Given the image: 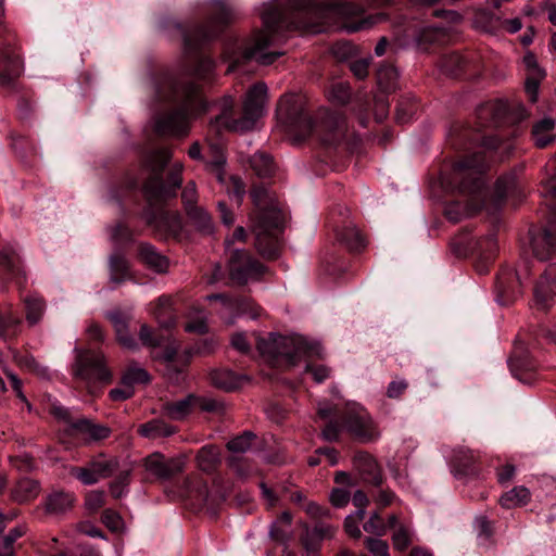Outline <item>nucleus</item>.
Wrapping results in <instances>:
<instances>
[{"mask_svg":"<svg viewBox=\"0 0 556 556\" xmlns=\"http://www.w3.org/2000/svg\"><path fill=\"white\" fill-rule=\"evenodd\" d=\"M0 265L8 270L12 278L21 274L18 256L11 249L0 253Z\"/></svg>","mask_w":556,"mask_h":556,"instance_id":"nucleus-48","label":"nucleus"},{"mask_svg":"<svg viewBox=\"0 0 556 556\" xmlns=\"http://www.w3.org/2000/svg\"><path fill=\"white\" fill-rule=\"evenodd\" d=\"M399 78L397 70L392 65H381L377 72V80L384 91L395 89Z\"/></svg>","mask_w":556,"mask_h":556,"instance_id":"nucleus-40","label":"nucleus"},{"mask_svg":"<svg viewBox=\"0 0 556 556\" xmlns=\"http://www.w3.org/2000/svg\"><path fill=\"white\" fill-rule=\"evenodd\" d=\"M365 546L372 556H390L389 545L386 541L378 538H367Z\"/></svg>","mask_w":556,"mask_h":556,"instance_id":"nucleus-58","label":"nucleus"},{"mask_svg":"<svg viewBox=\"0 0 556 556\" xmlns=\"http://www.w3.org/2000/svg\"><path fill=\"white\" fill-rule=\"evenodd\" d=\"M189 220L200 230L206 233L212 232L213 223L210 214L201 206L189 208L186 212Z\"/></svg>","mask_w":556,"mask_h":556,"instance_id":"nucleus-35","label":"nucleus"},{"mask_svg":"<svg viewBox=\"0 0 556 556\" xmlns=\"http://www.w3.org/2000/svg\"><path fill=\"white\" fill-rule=\"evenodd\" d=\"M176 432V428L162 419H153L139 427V433L148 439L169 437Z\"/></svg>","mask_w":556,"mask_h":556,"instance_id":"nucleus-32","label":"nucleus"},{"mask_svg":"<svg viewBox=\"0 0 556 556\" xmlns=\"http://www.w3.org/2000/svg\"><path fill=\"white\" fill-rule=\"evenodd\" d=\"M236 15L237 12L232 7L220 0H215L211 4L210 16L203 25L192 30L177 25L182 35L185 52L187 54L197 52L202 43L216 37Z\"/></svg>","mask_w":556,"mask_h":556,"instance_id":"nucleus-8","label":"nucleus"},{"mask_svg":"<svg viewBox=\"0 0 556 556\" xmlns=\"http://www.w3.org/2000/svg\"><path fill=\"white\" fill-rule=\"evenodd\" d=\"M216 105L220 110V114L216 117V123L231 130L228 124L233 121L229 118V114L231 113L235 105L233 98L227 94Z\"/></svg>","mask_w":556,"mask_h":556,"instance_id":"nucleus-50","label":"nucleus"},{"mask_svg":"<svg viewBox=\"0 0 556 556\" xmlns=\"http://www.w3.org/2000/svg\"><path fill=\"white\" fill-rule=\"evenodd\" d=\"M267 86L265 84L258 83L251 87L243 102L242 116L228 124L231 130L239 132L252 130L265 112Z\"/></svg>","mask_w":556,"mask_h":556,"instance_id":"nucleus-10","label":"nucleus"},{"mask_svg":"<svg viewBox=\"0 0 556 556\" xmlns=\"http://www.w3.org/2000/svg\"><path fill=\"white\" fill-rule=\"evenodd\" d=\"M195 408H200L203 412H222L224 409V404L212 397H201L197 396V401L194 402Z\"/></svg>","mask_w":556,"mask_h":556,"instance_id":"nucleus-63","label":"nucleus"},{"mask_svg":"<svg viewBox=\"0 0 556 556\" xmlns=\"http://www.w3.org/2000/svg\"><path fill=\"white\" fill-rule=\"evenodd\" d=\"M531 501V493L529 489L523 485H518L505 492L500 497V504L503 508L510 509L519 506H525Z\"/></svg>","mask_w":556,"mask_h":556,"instance_id":"nucleus-30","label":"nucleus"},{"mask_svg":"<svg viewBox=\"0 0 556 556\" xmlns=\"http://www.w3.org/2000/svg\"><path fill=\"white\" fill-rule=\"evenodd\" d=\"M290 98H281L278 105V114L285 119L289 132L295 141H302L314 131L326 144H336L343 137L345 130V119L337 112H327L320 123L315 124L313 119L304 112H298L295 108L287 105Z\"/></svg>","mask_w":556,"mask_h":556,"instance_id":"nucleus-5","label":"nucleus"},{"mask_svg":"<svg viewBox=\"0 0 556 556\" xmlns=\"http://www.w3.org/2000/svg\"><path fill=\"white\" fill-rule=\"evenodd\" d=\"M40 486L37 481L31 479H22L12 490V498L17 503H27L36 498L39 494Z\"/></svg>","mask_w":556,"mask_h":556,"instance_id":"nucleus-31","label":"nucleus"},{"mask_svg":"<svg viewBox=\"0 0 556 556\" xmlns=\"http://www.w3.org/2000/svg\"><path fill=\"white\" fill-rule=\"evenodd\" d=\"M389 528L393 530L392 542L395 549L403 552L413 542L414 530L410 525L400 522L395 515L389 517Z\"/></svg>","mask_w":556,"mask_h":556,"instance_id":"nucleus-23","label":"nucleus"},{"mask_svg":"<svg viewBox=\"0 0 556 556\" xmlns=\"http://www.w3.org/2000/svg\"><path fill=\"white\" fill-rule=\"evenodd\" d=\"M314 534L315 531L312 528H306L302 536V544L307 556H319V549L324 542L318 535Z\"/></svg>","mask_w":556,"mask_h":556,"instance_id":"nucleus-49","label":"nucleus"},{"mask_svg":"<svg viewBox=\"0 0 556 556\" xmlns=\"http://www.w3.org/2000/svg\"><path fill=\"white\" fill-rule=\"evenodd\" d=\"M329 500L334 507H344L351 500V492L345 488H336L331 491Z\"/></svg>","mask_w":556,"mask_h":556,"instance_id":"nucleus-62","label":"nucleus"},{"mask_svg":"<svg viewBox=\"0 0 556 556\" xmlns=\"http://www.w3.org/2000/svg\"><path fill=\"white\" fill-rule=\"evenodd\" d=\"M14 361L21 368L28 369L40 377L49 376L48 368L37 363V361L30 354L15 353Z\"/></svg>","mask_w":556,"mask_h":556,"instance_id":"nucleus-42","label":"nucleus"},{"mask_svg":"<svg viewBox=\"0 0 556 556\" xmlns=\"http://www.w3.org/2000/svg\"><path fill=\"white\" fill-rule=\"evenodd\" d=\"M346 431L362 443H370L380 439L381 432L365 407L358 404L349 405L343 416Z\"/></svg>","mask_w":556,"mask_h":556,"instance_id":"nucleus-11","label":"nucleus"},{"mask_svg":"<svg viewBox=\"0 0 556 556\" xmlns=\"http://www.w3.org/2000/svg\"><path fill=\"white\" fill-rule=\"evenodd\" d=\"M255 434L251 431H244L242 434L233 438L227 443V448L233 454H243L252 446Z\"/></svg>","mask_w":556,"mask_h":556,"instance_id":"nucleus-45","label":"nucleus"},{"mask_svg":"<svg viewBox=\"0 0 556 556\" xmlns=\"http://www.w3.org/2000/svg\"><path fill=\"white\" fill-rule=\"evenodd\" d=\"M72 371L76 379L86 384L89 392H93V388L98 384L110 383L113 378L104 356L100 352L89 350L77 354Z\"/></svg>","mask_w":556,"mask_h":556,"instance_id":"nucleus-9","label":"nucleus"},{"mask_svg":"<svg viewBox=\"0 0 556 556\" xmlns=\"http://www.w3.org/2000/svg\"><path fill=\"white\" fill-rule=\"evenodd\" d=\"M339 239L353 252H358L365 247V240L355 226L345 227L339 233Z\"/></svg>","mask_w":556,"mask_h":556,"instance_id":"nucleus-36","label":"nucleus"},{"mask_svg":"<svg viewBox=\"0 0 556 556\" xmlns=\"http://www.w3.org/2000/svg\"><path fill=\"white\" fill-rule=\"evenodd\" d=\"M206 299L208 301L218 300L222 302L223 307L226 311L236 309V311H238L239 314H245L247 313L245 307L250 305V303H248V302H244L239 299H229L224 294H212V295H207Z\"/></svg>","mask_w":556,"mask_h":556,"instance_id":"nucleus-53","label":"nucleus"},{"mask_svg":"<svg viewBox=\"0 0 556 556\" xmlns=\"http://www.w3.org/2000/svg\"><path fill=\"white\" fill-rule=\"evenodd\" d=\"M555 121L551 117H544L533 125L532 136L534 143L539 148H545L556 139Z\"/></svg>","mask_w":556,"mask_h":556,"instance_id":"nucleus-28","label":"nucleus"},{"mask_svg":"<svg viewBox=\"0 0 556 556\" xmlns=\"http://www.w3.org/2000/svg\"><path fill=\"white\" fill-rule=\"evenodd\" d=\"M531 245L533 254L540 261H545L556 251V205L551 204L548 227L542 231H531Z\"/></svg>","mask_w":556,"mask_h":556,"instance_id":"nucleus-14","label":"nucleus"},{"mask_svg":"<svg viewBox=\"0 0 556 556\" xmlns=\"http://www.w3.org/2000/svg\"><path fill=\"white\" fill-rule=\"evenodd\" d=\"M138 257L148 268L157 274H163L168 269V258L150 243L140 244Z\"/></svg>","mask_w":556,"mask_h":556,"instance_id":"nucleus-22","label":"nucleus"},{"mask_svg":"<svg viewBox=\"0 0 556 556\" xmlns=\"http://www.w3.org/2000/svg\"><path fill=\"white\" fill-rule=\"evenodd\" d=\"M485 167V157L480 152L454 165L452 180L457 184L460 192L468 194L469 199L466 205L455 203L446 207L445 214L450 220L456 223L463 217L473 215L483 207L486 190L482 174Z\"/></svg>","mask_w":556,"mask_h":556,"instance_id":"nucleus-3","label":"nucleus"},{"mask_svg":"<svg viewBox=\"0 0 556 556\" xmlns=\"http://www.w3.org/2000/svg\"><path fill=\"white\" fill-rule=\"evenodd\" d=\"M496 250L497 242L494 232H490L476 240L475 251L479 257V263L477 264V270L479 273L482 274L486 271V264L492 260Z\"/></svg>","mask_w":556,"mask_h":556,"instance_id":"nucleus-24","label":"nucleus"},{"mask_svg":"<svg viewBox=\"0 0 556 556\" xmlns=\"http://www.w3.org/2000/svg\"><path fill=\"white\" fill-rule=\"evenodd\" d=\"M110 281L121 285L125 281L134 280L129 262L121 253H113L109 258Z\"/></svg>","mask_w":556,"mask_h":556,"instance_id":"nucleus-25","label":"nucleus"},{"mask_svg":"<svg viewBox=\"0 0 556 556\" xmlns=\"http://www.w3.org/2000/svg\"><path fill=\"white\" fill-rule=\"evenodd\" d=\"M130 481V470H123L116 479L110 484V492L113 497L119 498L127 493V486Z\"/></svg>","mask_w":556,"mask_h":556,"instance_id":"nucleus-52","label":"nucleus"},{"mask_svg":"<svg viewBox=\"0 0 556 556\" xmlns=\"http://www.w3.org/2000/svg\"><path fill=\"white\" fill-rule=\"evenodd\" d=\"M23 530L21 527L10 529L7 534H0V556H11L14 542L21 538Z\"/></svg>","mask_w":556,"mask_h":556,"instance_id":"nucleus-46","label":"nucleus"},{"mask_svg":"<svg viewBox=\"0 0 556 556\" xmlns=\"http://www.w3.org/2000/svg\"><path fill=\"white\" fill-rule=\"evenodd\" d=\"M292 516L288 511H283L280 518L274 521L269 529V535L276 541H285L289 536V528L291 526Z\"/></svg>","mask_w":556,"mask_h":556,"instance_id":"nucleus-37","label":"nucleus"},{"mask_svg":"<svg viewBox=\"0 0 556 556\" xmlns=\"http://www.w3.org/2000/svg\"><path fill=\"white\" fill-rule=\"evenodd\" d=\"M212 156L206 161L217 175V178L222 181V169L226 163V157L223 149L219 146L213 144L210 148Z\"/></svg>","mask_w":556,"mask_h":556,"instance_id":"nucleus-56","label":"nucleus"},{"mask_svg":"<svg viewBox=\"0 0 556 556\" xmlns=\"http://www.w3.org/2000/svg\"><path fill=\"white\" fill-rule=\"evenodd\" d=\"M256 348L260 354L269 362L283 359L289 365H295L302 357H323V348L317 341H309L303 336H279L269 333L258 337Z\"/></svg>","mask_w":556,"mask_h":556,"instance_id":"nucleus-6","label":"nucleus"},{"mask_svg":"<svg viewBox=\"0 0 556 556\" xmlns=\"http://www.w3.org/2000/svg\"><path fill=\"white\" fill-rule=\"evenodd\" d=\"M523 64L528 71L526 78V92L528 93L531 102H535L538 99L539 85L544 78L545 72L539 66L535 55L531 52H528L523 56Z\"/></svg>","mask_w":556,"mask_h":556,"instance_id":"nucleus-20","label":"nucleus"},{"mask_svg":"<svg viewBox=\"0 0 556 556\" xmlns=\"http://www.w3.org/2000/svg\"><path fill=\"white\" fill-rule=\"evenodd\" d=\"M517 185L515 174H507L500 177L495 184V194L498 199H503L508 195Z\"/></svg>","mask_w":556,"mask_h":556,"instance_id":"nucleus-54","label":"nucleus"},{"mask_svg":"<svg viewBox=\"0 0 556 556\" xmlns=\"http://www.w3.org/2000/svg\"><path fill=\"white\" fill-rule=\"evenodd\" d=\"M89 465L96 472L97 477L101 479H105L110 477L117 468V460L115 458H105L98 457L92 459Z\"/></svg>","mask_w":556,"mask_h":556,"instance_id":"nucleus-41","label":"nucleus"},{"mask_svg":"<svg viewBox=\"0 0 556 556\" xmlns=\"http://www.w3.org/2000/svg\"><path fill=\"white\" fill-rule=\"evenodd\" d=\"M72 473L85 485L94 484L100 480L89 464L86 467L74 468Z\"/></svg>","mask_w":556,"mask_h":556,"instance_id":"nucleus-59","label":"nucleus"},{"mask_svg":"<svg viewBox=\"0 0 556 556\" xmlns=\"http://www.w3.org/2000/svg\"><path fill=\"white\" fill-rule=\"evenodd\" d=\"M139 338L144 345L148 346H160L164 342L163 336H156L152 329L147 325H142L139 331Z\"/></svg>","mask_w":556,"mask_h":556,"instance_id":"nucleus-60","label":"nucleus"},{"mask_svg":"<svg viewBox=\"0 0 556 556\" xmlns=\"http://www.w3.org/2000/svg\"><path fill=\"white\" fill-rule=\"evenodd\" d=\"M251 198L255 205V212L251 217L255 245L263 256L275 258L279 254V233L282 230L281 211L263 185L252 189Z\"/></svg>","mask_w":556,"mask_h":556,"instance_id":"nucleus-4","label":"nucleus"},{"mask_svg":"<svg viewBox=\"0 0 556 556\" xmlns=\"http://www.w3.org/2000/svg\"><path fill=\"white\" fill-rule=\"evenodd\" d=\"M251 168L260 177H268L274 173L273 159L265 153H255L250 159Z\"/></svg>","mask_w":556,"mask_h":556,"instance_id":"nucleus-38","label":"nucleus"},{"mask_svg":"<svg viewBox=\"0 0 556 556\" xmlns=\"http://www.w3.org/2000/svg\"><path fill=\"white\" fill-rule=\"evenodd\" d=\"M211 382L225 391H233L242 386L247 380L245 376H240L230 369H215L210 374Z\"/></svg>","mask_w":556,"mask_h":556,"instance_id":"nucleus-26","label":"nucleus"},{"mask_svg":"<svg viewBox=\"0 0 556 556\" xmlns=\"http://www.w3.org/2000/svg\"><path fill=\"white\" fill-rule=\"evenodd\" d=\"M464 65L465 60L456 52L445 54L440 62L441 71L451 76L457 75Z\"/></svg>","mask_w":556,"mask_h":556,"instance_id":"nucleus-44","label":"nucleus"},{"mask_svg":"<svg viewBox=\"0 0 556 556\" xmlns=\"http://www.w3.org/2000/svg\"><path fill=\"white\" fill-rule=\"evenodd\" d=\"M26 318L30 325L37 324L43 314L45 303L38 296H28L25 299Z\"/></svg>","mask_w":556,"mask_h":556,"instance_id":"nucleus-43","label":"nucleus"},{"mask_svg":"<svg viewBox=\"0 0 556 556\" xmlns=\"http://www.w3.org/2000/svg\"><path fill=\"white\" fill-rule=\"evenodd\" d=\"M170 306V298L163 295L157 299L155 308L153 309V315L155 316L160 327L163 329H169L176 323Z\"/></svg>","mask_w":556,"mask_h":556,"instance_id":"nucleus-33","label":"nucleus"},{"mask_svg":"<svg viewBox=\"0 0 556 556\" xmlns=\"http://www.w3.org/2000/svg\"><path fill=\"white\" fill-rule=\"evenodd\" d=\"M150 381L149 372L137 365H130L122 376L121 384H128L134 389L136 384L148 383Z\"/></svg>","mask_w":556,"mask_h":556,"instance_id":"nucleus-39","label":"nucleus"},{"mask_svg":"<svg viewBox=\"0 0 556 556\" xmlns=\"http://www.w3.org/2000/svg\"><path fill=\"white\" fill-rule=\"evenodd\" d=\"M22 73L20 56L9 47L8 42L0 38V79L3 84H10Z\"/></svg>","mask_w":556,"mask_h":556,"instance_id":"nucleus-18","label":"nucleus"},{"mask_svg":"<svg viewBox=\"0 0 556 556\" xmlns=\"http://www.w3.org/2000/svg\"><path fill=\"white\" fill-rule=\"evenodd\" d=\"M181 198L186 212H188L189 208H194L198 206V195L194 181H190L186 185V187L182 190Z\"/></svg>","mask_w":556,"mask_h":556,"instance_id":"nucleus-61","label":"nucleus"},{"mask_svg":"<svg viewBox=\"0 0 556 556\" xmlns=\"http://www.w3.org/2000/svg\"><path fill=\"white\" fill-rule=\"evenodd\" d=\"M195 401L197 396L193 394H189L188 396L179 401L164 404L163 412L167 417H169L173 420H181L195 408Z\"/></svg>","mask_w":556,"mask_h":556,"instance_id":"nucleus-29","label":"nucleus"},{"mask_svg":"<svg viewBox=\"0 0 556 556\" xmlns=\"http://www.w3.org/2000/svg\"><path fill=\"white\" fill-rule=\"evenodd\" d=\"M214 70V62L210 59L200 58L197 60V65L194 68L186 67L179 75L166 74L161 76L160 78H173L176 83V88L179 92H181L188 86H193L195 91V101L199 105L202 106L203 111L208 109V104L202 100L198 86L193 83V78L205 79L208 78L211 73Z\"/></svg>","mask_w":556,"mask_h":556,"instance_id":"nucleus-13","label":"nucleus"},{"mask_svg":"<svg viewBox=\"0 0 556 556\" xmlns=\"http://www.w3.org/2000/svg\"><path fill=\"white\" fill-rule=\"evenodd\" d=\"M363 9L353 3L321 4L316 0H289L287 9L265 4L261 14L263 28L248 40L230 39L224 48V59L230 62L227 72L245 61L253 60L261 65H269L283 55L279 49L285 41L283 30H300L318 34L331 27L348 33L367 29L377 22L378 16H368L357 21Z\"/></svg>","mask_w":556,"mask_h":556,"instance_id":"nucleus-1","label":"nucleus"},{"mask_svg":"<svg viewBox=\"0 0 556 556\" xmlns=\"http://www.w3.org/2000/svg\"><path fill=\"white\" fill-rule=\"evenodd\" d=\"M229 276L237 283L244 285L260 279L265 273V267L248 251L233 249L228 261Z\"/></svg>","mask_w":556,"mask_h":556,"instance_id":"nucleus-12","label":"nucleus"},{"mask_svg":"<svg viewBox=\"0 0 556 556\" xmlns=\"http://www.w3.org/2000/svg\"><path fill=\"white\" fill-rule=\"evenodd\" d=\"M521 286V278L519 274L513 269H504L496 278L495 301L500 305H507L515 301L519 294Z\"/></svg>","mask_w":556,"mask_h":556,"instance_id":"nucleus-15","label":"nucleus"},{"mask_svg":"<svg viewBox=\"0 0 556 556\" xmlns=\"http://www.w3.org/2000/svg\"><path fill=\"white\" fill-rule=\"evenodd\" d=\"M170 160V152L165 148L151 150L143 156V165L151 172V177L144 185V190L150 200H161L174 197L181 185L182 164L173 166L168 184L162 179V173Z\"/></svg>","mask_w":556,"mask_h":556,"instance_id":"nucleus-7","label":"nucleus"},{"mask_svg":"<svg viewBox=\"0 0 556 556\" xmlns=\"http://www.w3.org/2000/svg\"><path fill=\"white\" fill-rule=\"evenodd\" d=\"M198 466L202 471L210 472L220 462L219 450L214 445L203 446L197 455Z\"/></svg>","mask_w":556,"mask_h":556,"instance_id":"nucleus-34","label":"nucleus"},{"mask_svg":"<svg viewBox=\"0 0 556 556\" xmlns=\"http://www.w3.org/2000/svg\"><path fill=\"white\" fill-rule=\"evenodd\" d=\"M102 521L111 531H118L123 527L122 517L113 509H105L103 511Z\"/></svg>","mask_w":556,"mask_h":556,"instance_id":"nucleus-64","label":"nucleus"},{"mask_svg":"<svg viewBox=\"0 0 556 556\" xmlns=\"http://www.w3.org/2000/svg\"><path fill=\"white\" fill-rule=\"evenodd\" d=\"M353 465L363 476L364 480L374 484L382 483V473L376 458L367 452H357L353 457Z\"/></svg>","mask_w":556,"mask_h":556,"instance_id":"nucleus-19","label":"nucleus"},{"mask_svg":"<svg viewBox=\"0 0 556 556\" xmlns=\"http://www.w3.org/2000/svg\"><path fill=\"white\" fill-rule=\"evenodd\" d=\"M70 433L79 437L86 444L98 442L110 437L111 429L104 425L94 424L90 419L79 418L71 422Z\"/></svg>","mask_w":556,"mask_h":556,"instance_id":"nucleus-16","label":"nucleus"},{"mask_svg":"<svg viewBox=\"0 0 556 556\" xmlns=\"http://www.w3.org/2000/svg\"><path fill=\"white\" fill-rule=\"evenodd\" d=\"M153 88L156 102L175 105L173 110L155 116V132L168 137L186 136L189 131L190 117L204 112L202 106L193 101L195 99L194 87L188 86L179 92L173 78H157L154 80Z\"/></svg>","mask_w":556,"mask_h":556,"instance_id":"nucleus-2","label":"nucleus"},{"mask_svg":"<svg viewBox=\"0 0 556 556\" xmlns=\"http://www.w3.org/2000/svg\"><path fill=\"white\" fill-rule=\"evenodd\" d=\"M363 528L367 533L382 536L389 528V522L384 523L380 515L378 513H374L363 525Z\"/></svg>","mask_w":556,"mask_h":556,"instance_id":"nucleus-55","label":"nucleus"},{"mask_svg":"<svg viewBox=\"0 0 556 556\" xmlns=\"http://www.w3.org/2000/svg\"><path fill=\"white\" fill-rule=\"evenodd\" d=\"M350 97V86L346 83L333 84L329 90V98L338 104L346 103Z\"/></svg>","mask_w":556,"mask_h":556,"instance_id":"nucleus-57","label":"nucleus"},{"mask_svg":"<svg viewBox=\"0 0 556 556\" xmlns=\"http://www.w3.org/2000/svg\"><path fill=\"white\" fill-rule=\"evenodd\" d=\"M21 319L12 313H9L0 319V336L4 339L12 338L18 333Z\"/></svg>","mask_w":556,"mask_h":556,"instance_id":"nucleus-47","label":"nucleus"},{"mask_svg":"<svg viewBox=\"0 0 556 556\" xmlns=\"http://www.w3.org/2000/svg\"><path fill=\"white\" fill-rule=\"evenodd\" d=\"M108 317L113 324L118 342L128 350H136L138 344L128 331V323L124 315L116 311L109 313Z\"/></svg>","mask_w":556,"mask_h":556,"instance_id":"nucleus-27","label":"nucleus"},{"mask_svg":"<svg viewBox=\"0 0 556 556\" xmlns=\"http://www.w3.org/2000/svg\"><path fill=\"white\" fill-rule=\"evenodd\" d=\"M144 467L150 473L164 479L165 458L162 454L153 453L150 456H148L144 459Z\"/></svg>","mask_w":556,"mask_h":556,"instance_id":"nucleus-51","label":"nucleus"},{"mask_svg":"<svg viewBox=\"0 0 556 556\" xmlns=\"http://www.w3.org/2000/svg\"><path fill=\"white\" fill-rule=\"evenodd\" d=\"M556 296V264H549L534 289V302L538 308L546 309L549 301Z\"/></svg>","mask_w":556,"mask_h":556,"instance_id":"nucleus-17","label":"nucleus"},{"mask_svg":"<svg viewBox=\"0 0 556 556\" xmlns=\"http://www.w3.org/2000/svg\"><path fill=\"white\" fill-rule=\"evenodd\" d=\"M75 503V495L71 492L53 491L45 501L46 513L53 516L64 515L70 511Z\"/></svg>","mask_w":556,"mask_h":556,"instance_id":"nucleus-21","label":"nucleus"}]
</instances>
